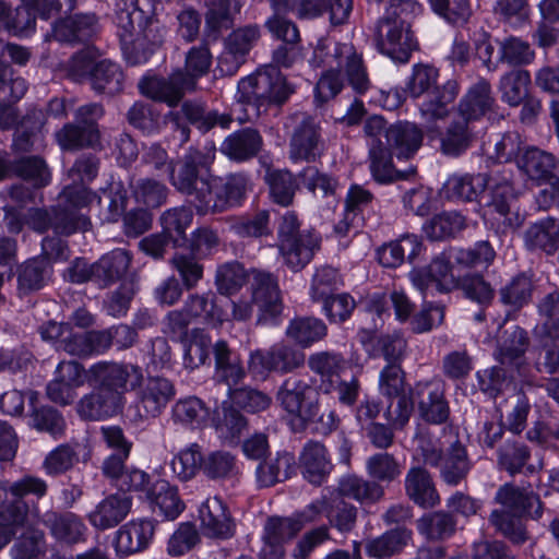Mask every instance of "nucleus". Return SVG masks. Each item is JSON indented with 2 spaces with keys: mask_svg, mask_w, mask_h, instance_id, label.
Segmentation results:
<instances>
[{
  "mask_svg": "<svg viewBox=\"0 0 559 559\" xmlns=\"http://www.w3.org/2000/svg\"><path fill=\"white\" fill-rule=\"evenodd\" d=\"M202 473L212 480L233 478L239 473L237 457L228 451H212L203 457Z\"/></svg>",
  "mask_w": 559,
  "mask_h": 559,
  "instance_id": "obj_59",
  "label": "nucleus"
},
{
  "mask_svg": "<svg viewBox=\"0 0 559 559\" xmlns=\"http://www.w3.org/2000/svg\"><path fill=\"white\" fill-rule=\"evenodd\" d=\"M132 374L142 378L138 366L115 361H98L88 369V381L124 404Z\"/></svg>",
  "mask_w": 559,
  "mask_h": 559,
  "instance_id": "obj_18",
  "label": "nucleus"
},
{
  "mask_svg": "<svg viewBox=\"0 0 559 559\" xmlns=\"http://www.w3.org/2000/svg\"><path fill=\"white\" fill-rule=\"evenodd\" d=\"M211 420L218 438L229 442L238 439L248 424L240 411L227 402L214 411Z\"/></svg>",
  "mask_w": 559,
  "mask_h": 559,
  "instance_id": "obj_47",
  "label": "nucleus"
},
{
  "mask_svg": "<svg viewBox=\"0 0 559 559\" xmlns=\"http://www.w3.org/2000/svg\"><path fill=\"white\" fill-rule=\"evenodd\" d=\"M523 515L515 514L507 509H495L489 515V523L515 545L524 544L528 536L521 520Z\"/></svg>",
  "mask_w": 559,
  "mask_h": 559,
  "instance_id": "obj_58",
  "label": "nucleus"
},
{
  "mask_svg": "<svg viewBox=\"0 0 559 559\" xmlns=\"http://www.w3.org/2000/svg\"><path fill=\"white\" fill-rule=\"evenodd\" d=\"M472 468L473 462L468 457L466 448L456 440L444 452L439 477L445 485L455 487L467 478Z\"/></svg>",
  "mask_w": 559,
  "mask_h": 559,
  "instance_id": "obj_39",
  "label": "nucleus"
},
{
  "mask_svg": "<svg viewBox=\"0 0 559 559\" xmlns=\"http://www.w3.org/2000/svg\"><path fill=\"white\" fill-rule=\"evenodd\" d=\"M413 538V531L407 526H395L381 535L368 539L365 544V551L368 557L374 559H386L403 551Z\"/></svg>",
  "mask_w": 559,
  "mask_h": 559,
  "instance_id": "obj_35",
  "label": "nucleus"
},
{
  "mask_svg": "<svg viewBox=\"0 0 559 559\" xmlns=\"http://www.w3.org/2000/svg\"><path fill=\"white\" fill-rule=\"evenodd\" d=\"M488 183V178L483 174L453 175L444 182L442 193L451 201L472 202L477 200Z\"/></svg>",
  "mask_w": 559,
  "mask_h": 559,
  "instance_id": "obj_45",
  "label": "nucleus"
},
{
  "mask_svg": "<svg viewBox=\"0 0 559 559\" xmlns=\"http://www.w3.org/2000/svg\"><path fill=\"white\" fill-rule=\"evenodd\" d=\"M123 405L120 400L94 385V390L79 401L76 411L84 419L102 420L119 414Z\"/></svg>",
  "mask_w": 559,
  "mask_h": 559,
  "instance_id": "obj_36",
  "label": "nucleus"
},
{
  "mask_svg": "<svg viewBox=\"0 0 559 559\" xmlns=\"http://www.w3.org/2000/svg\"><path fill=\"white\" fill-rule=\"evenodd\" d=\"M191 79L183 70H176L167 78L148 70L139 81L140 93L154 102L164 103L169 107H177L187 91H192L188 83Z\"/></svg>",
  "mask_w": 559,
  "mask_h": 559,
  "instance_id": "obj_17",
  "label": "nucleus"
},
{
  "mask_svg": "<svg viewBox=\"0 0 559 559\" xmlns=\"http://www.w3.org/2000/svg\"><path fill=\"white\" fill-rule=\"evenodd\" d=\"M131 261V254L121 248L105 253L93 263L92 283L98 288L111 286L126 275Z\"/></svg>",
  "mask_w": 559,
  "mask_h": 559,
  "instance_id": "obj_32",
  "label": "nucleus"
},
{
  "mask_svg": "<svg viewBox=\"0 0 559 559\" xmlns=\"http://www.w3.org/2000/svg\"><path fill=\"white\" fill-rule=\"evenodd\" d=\"M155 526L151 520H133L116 533L115 548L118 555L129 556L144 550L153 539Z\"/></svg>",
  "mask_w": 559,
  "mask_h": 559,
  "instance_id": "obj_33",
  "label": "nucleus"
},
{
  "mask_svg": "<svg viewBox=\"0 0 559 559\" xmlns=\"http://www.w3.org/2000/svg\"><path fill=\"white\" fill-rule=\"evenodd\" d=\"M439 69L428 63H415L405 86L412 98L425 95L421 110L433 119H442L449 114L460 93V84L455 79H449L438 84Z\"/></svg>",
  "mask_w": 559,
  "mask_h": 559,
  "instance_id": "obj_5",
  "label": "nucleus"
},
{
  "mask_svg": "<svg viewBox=\"0 0 559 559\" xmlns=\"http://www.w3.org/2000/svg\"><path fill=\"white\" fill-rule=\"evenodd\" d=\"M421 8L416 0H390L374 29L373 41L379 53L394 63L409 61L413 51L419 49L412 25Z\"/></svg>",
  "mask_w": 559,
  "mask_h": 559,
  "instance_id": "obj_2",
  "label": "nucleus"
},
{
  "mask_svg": "<svg viewBox=\"0 0 559 559\" xmlns=\"http://www.w3.org/2000/svg\"><path fill=\"white\" fill-rule=\"evenodd\" d=\"M243 0H211L205 12L203 41L216 43L225 31L233 28L234 14L239 13Z\"/></svg>",
  "mask_w": 559,
  "mask_h": 559,
  "instance_id": "obj_27",
  "label": "nucleus"
},
{
  "mask_svg": "<svg viewBox=\"0 0 559 559\" xmlns=\"http://www.w3.org/2000/svg\"><path fill=\"white\" fill-rule=\"evenodd\" d=\"M431 12L452 27H465L472 16L471 0H427Z\"/></svg>",
  "mask_w": 559,
  "mask_h": 559,
  "instance_id": "obj_52",
  "label": "nucleus"
},
{
  "mask_svg": "<svg viewBox=\"0 0 559 559\" xmlns=\"http://www.w3.org/2000/svg\"><path fill=\"white\" fill-rule=\"evenodd\" d=\"M386 120L379 115L366 119L364 132L367 136L379 140L384 135L385 140H424L423 130L414 122L396 121L386 126Z\"/></svg>",
  "mask_w": 559,
  "mask_h": 559,
  "instance_id": "obj_38",
  "label": "nucleus"
},
{
  "mask_svg": "<svg viewBox=\"0 0 559 559\" xmlns=\"http://www.w3.org/2000/svg\"><path fill=\"white\" fill-rule=\"evenodd\" d=\"M530 345L527 332L515 325L511 331H504L498 341L495 358L501 364L519 369L524 364L525 353Z\"/></svg>",
  "mask_w": 559,
  "mask_h": 559,
  "instance_id": "obj_37",
  "label": "nucleus"
},
{
  "mask_svg": "<svg viewBox=\"0 0 559 559\" xmlns=\"http://www.w3.org/2000/svg\"><path fill=\"white\" fill-rule=\"evenodd\" d=\"M299 467L307 481L322 485L333 469L325 445L314 440L307 441L299 454Z\"/></svg>",
  "mask_w": 559,
  "mask_h": 559,
  "instance_id": "obj_26",
  "label": "nucleus"
},
{
  "mask_svg": "<svg viewBox=\"0 0 559 559\" xmlns=\"http://www.w3.org/2000/svg\"><path fill=\"white\" fill-rule=\"evenodd\" d=\"M259 38L258 25H246L231 31L224 40V48L236 62H243Z\"/></svg>",
  "mask_w": 559,
  "mask_h": 559,
  "instance_id": "obj_55",
  "label": "nucleus"
},
{
  "mask_svg": "<svg viewBox=\"0 0 559 559\" xmlns=\"http://www.w3.org/2000/svg\"><path fill=\"white\" fill-rule=\"evenodd\" d=\"M175 395L176 388L171 380L160 376H148L135 392L133 421L159 417Z\"/></svg>",
  "mask_w": 559,
  "mask_h": 559,
  "instance_id": "obj_12",
  "label": "nucleus"
},
{
  "mask_svg": "<svg viewBox=\"0 0 559 559\" xmlns=\"http://www.w3.org/2000/svg\"><path fill=\"white\" fill-rule=\"evenodd\" d=\"M278 251L285 264L294 272L302 270L313 259L314 252L320 247V238L317 234L304 230L302 235L292 239L290 250L278 245Z\"/></svg>",
  "mask_w": 559,
  "mask_h": 559,
  "instance_id": "obj_46",
  "label": "nucleus"
},
{
  "mask_svg": "<svg viewBox=\"0 0 559 559\" xmlns=\"http://www.w3.org/2000/svg\"><path fill=\"white\" fill-rule=\"evenodd\" d=\"M74 0H21V4L12 9L8 34L19 38H29L36 33L37 19L48 21L58 15L63 2H70L69 10L73 8Z\"/></svg>",
  "mask_w": 559,
  "mask_h": 559,
  "instance_id": "obj_15",
  "label": "nucleus"
},
{
  "mask_svg": "<svg viewBox=\"0 0 559 559\" xmlns=\"http://www.w3.org/2000/svg\"><path fill=\"white\" fill-rule=\"evenodd\" d=\"M295 456L287 451L277 452L274 457L260 462L255 469L257 484L269 488L288 479L295 473Z\"/></svg>",
  "mask_w": 559,
  "mask_h": 559,
  "instance_id": "obj_42",
  "label": "nucleus"
},
{
  "mask_svg": "<svg viewBox=\"0 0 559 559\" xmlns=\"http://www.w3.org/2000/svg\"><path fill=\"white\" fill-rule=\"evenodd\" d=\"M306 355L287 343H275L267 349H255L248 359L249 370L255 374L294 372L305 365Z\"/></svg>",
  "mask_w": 559,
  "mask_h": 559,
  "instance_id": "obj_13",
  "label": "nucleus"
},
{
  "mask_svg": "<svg viewBox=\"0 0 559 559\" xmlns=\"http://www.w3.org/2000/svg\"><path fill=\"white\" fill-rule=\"evenodd\" d=\"M250 190L249 176L243 173L225 177H211L201 181L197 192L195 211L198 215L223 213L240 206Z\"/></svg>",
  "mask_w": 559,
  "mask_h": 559,
  "instance_id": "obj_6",
  "label": "nucleus"
},
{
  "mask_svg": "<svg viewBox=\"0 0 559 559\" xmlns=\"http://www.w3.org/2000/svg\"><path fill=\"white\" fill-rule=\"evenodd\" d=\"M112 22L126 63H147L164 43V27L155 13V0H116Z\"/></svg>",
  "mask_w": 559,
  "mask_h": 559,
  "instance_id": "obj_1",
  "label": "nucleus"
},
{
  "mask_svg": "<svg viewBox=\"0 0 559 559\" xmlns=\"http://www.w3.org/2000/svg\"><path fill=\"white\" fill-rule=\"evenodd\" d=\"M201 445L191 443L185 449L180 450L171 460L173 473L181 481L192 479L199 471L203 469V455Z\"/></svg>",
  "mask_w": 559,
  "mask_h": 559,
  "instance_id": "obj_63",
  "label": "nucleus"
},
{
  "mask_svg": "<svg viewBox=\"0 0 559 559\" xmlns=\"http://www.w3.org/2000/svg\"><path fill=\"white\" fill-rule=\"evenodd\" d=\"M132 499L122 493H111L96 504L87 514L91 525L106 531L119 525L130 513Z\"/></svg>",
  "mask_w": 559,
  "mask_h": 559,
  "instance_id": "obj_28",
  "label": "nucleus"
},
{
  "mask_svg": "<svg viewBox=\"0 0 559 559\" xmlns=\"http://www.w3.org/2000/svg\"><path fill=\"white\" fill-rule=\"evenodd\" d=\"M450 257L461 266L487 269L493 262L496 251L489 241L480 240L467 249L450 247Z\"/></svg>",
  "mask_w": 559,
  "mask_h": 559,
  "instance_id": "obj_60",
  "label": "nucleus"
},
{
  "mask_svg": "<svg viewBox=\"0 0 559 559\" xmlns=\"http://www.w3.org/2000/svg\"><path fill=\"white\" fill-rule=\"evenodd\" d=\"M252 302L259 307L258 324L276 325L283 311L277 277L271 272L252 270Z\"/></svg>",
  "mask_w": 559,
  "mask_h": 559,
  "instance_id": "obj_16",
  "label": "nucleus"
},
{
  "mask_svg": "<svg viewBox=\"0 0 559 559\" xmlns=\"http://www.w3.org/2000/svg\"><path fill=\"white\" fill-rule=\"evenodd\" d=\"M341 497V499H353L360 504L371 506L380 502L384 496L385 490L382 485L370 479H366L356 474H347L342 476L332 492Z\"/></svg>",
  "mask_w": 559,
  "mask_h": 559,
  "instance_id": "obj_30",
  "label": "nucleus"
},
{
  "mask_svg": "<svg viewBox=\"0 0 559 559\" xmlns=\"http://www.w3.org/2000/svg\"><path fill=\"white\" fill-rule=\"evenodd\" d=\"M516 197L512 185L508 180L496 183L490 191L486 216L492 225H497L498 233H507L520 226V215L512 211Z\"/></svg>",
  "mask_w": 559,
  "mask_h": 559,
  "instance_id": "obj_19",
  "label": "nucleus"
},
{
  "mask_svg": "<svg viewBox=\"0 0 559 559\" xmlns=\"http://www.w3.org/2000/svg\"><path fill=\"white\" fill-rule=\"evenodd\" d=\"M29 405L32 406L31 419L32 426L39 430L53 436L61 437L66 429V421L62 415L50 406L35 407L37 401V392H28Z\"/></svg>",
  "mask_w": 559,
  "mask_h": 559,
  "instance_id": "obj_56",
  "label": "nucleus"
},
{
  "mask_svg": "<svg viewBox=\"0 0 559 559\" xmlns=\"http://www.w3.org/2000/svg\"><path fill=\"white\" fill-rule=\"evenodd\" d=\"M123 72L120 66L110 60H99L90 80L96 94L114 96L123 90Z\"/></svg>",
  "mask_w": 559,
  "mask_h": 559,
  "instance_id": "obj_50",
  "label": "nucleus"
},
{
  "mask_svg": "<svg viewBox=\"0 0 559 559\" xmlns=\"http://www.w3.org/2000/svg\"><path fill=\"white\" fill-rule=\"evenodd\" d=\"M214 142H195L189 147L183 160L170 167L171 185L182 194L191 197V204L195 209L197 192L201 189V181L209 180L201 169L207 168L215 158Z\"/></svg>",
  "mask_w": 559,
  "mask_h": 559,
  "instance_id": "obj_8",
  "label": "nucleus"
},
{
  "mask_svg": "<svg viewBox=\"0 0 559 559\" xmlns=\"http://www.w3.org/2000/svg\"><path fill=\"white\" fill-rule=\"evenodd\" d=\"M418 533L429 542H444L457 530V519L447 510L425 513L416 521Z\"/></svg>",
  "mask_w": 559,
  "mask_h": 559,
  "instance_id": "obj_44",
  "label": "nucleus"
},
{
  "mask_svg": "<svg viewBox=\"0 0 559 559\" xmlns=\"http://www.w3.org/2000/svg\"><path fill=\"white\" fill-rule=\"evenodd\" d=\"M516 164L530 178L546 180L555 168V157L533 146L516 157Z\"/></svg>",
  "mask_w": 559,
  "mask_h": 559,
  "instance_id": "obj_54",
  "label": "nucleus"
},
{
  "mask_svg": "<svg viewBox=\"0 0 559 559\" xmlns=\"http://www.w3.org/2000/svg\"><path fill=\"white\" fill-rule=\"evenodd\" d=\"M358 509L341 497L331 495L329 497L326 519L330 525L340 533L353 531L357 523Z\"/></svg>",
  "mask_w": 559,
  "mask_h": 559,
  "instance_id": "obj_64",
  "label": "nucleus"
},
{
  "mask_svg": "<svg viewBox=\"0 0 559 559\" xmlns=\"http://www.w3.org/2000/svg\"><path fill=\"white\" fill-rule=\"evenodd\" d=\"M146 499L151 502L153 511L166 520L177 519L185 509L177 487L165 479H157L153 483Z\"/></svg>",
  "mask_w": 559,
  "mask_h": 559,
  "instance_id": "obj_43",
  "label": "nucleus"
},
{
  "mask_svg": "<svg viewBox=\"0 0 559 559\" xmlns=\"http://www.w3.org/2000/svg\"><path fill=\"white\" fill-rule=\"evenodd\" d=\"M531 83V73L525 69L520 68L506 73L501 76L499 84L501 99L512 107L521 105L530 95Z\"/></svg>",
  "mask_w": 559,
  "mask_h": 559,
  "instance_id": "obj_53",
  "label": "nucleus"
},
{
  "mask_svg": "<svg viewBox=\"0 0 559 559\" xmlns=\"http://www.w3.org/2000/svg\"><path fill=\"white\" fill-rule=\"evenodd\" d=\"M82 445L79 442L62 443L50 451L43 467L47 475L59 476L70 471L79 462V453Z\"/></svg>",
  "mask_w": 559,
  "mask_h": 559,
  "instance_id": "obj_61",
  "label": "nucleus"
},
{
  "mask_svg": "<svg viewBox=\"0 0 559 559\" xmlns=\"http://www.w3.org/2000/svg\"><path fill=\"white\" fill-rule=\"evenodd\" d=\"M369 170L372 179L380 185H389L397 180L408 179L416 173L411 167L399 170L393 164V155L386 142H372L369 147Z\"/></svg>",
  "mask_w": 559,
  "mask_h": 559,
  "instance_id": "obj_31",
  "label": "nucleus"
},
{
  "mask_svg": "<svg viewBox=\"0 0 559 559\" xmlns=\"http://www.w3.org/2000/svg\"><path fill=\"white\" fill-rule=\"evenodd\" d=\"M97 22L95 13H75L57 20L52 24V35L59 43L85 44L95 35Z\"/></svg>",
  "mask_w": 559,
  "mask_h": 559,
  "instance_id": "obj_25",
  "label": "nucleus"
},
{
  "mask_svg": "<svg viewBox=\"0 0 559 559\" xmlns=\"http://www.w3.org/2000/svg\"><path fill=\"white\" fill-rule=\"evenodd\" d=\"M413 399L418 417L428 425L440 426L449 421L450 403L445 383L440 379L420 380L413 386Z\"/></svg>",
  "mask_w": 559,
  "mask_h": 559,
  "instance_id": "obj_14",
  "label": "nucleus"
},
{
  "mask_svg": "<svg viewBox=\"0 0 559 559\" xmlns=\"http://www.w3.org/2000/svg\"><path fill=\"white\" fill-rule=\"evenodd\" d=\"M210 411L197 396L179 399L171 407V419L190 428H201L209 420Z\"/></svg>",
  "mask_w": 559,
  "mask_h": 559,
  "instance_id": "obj_51",
  "label": "nucleus"
},
{
  "mask_svg": "<svg viewBox=\"0 0 559 559\" xmlns=\"http://www.w3.org/2000/svg\"><path fill=\"white\" fill-rule=\"evenodd\" d=\"M192 221L191 207L182 205L168 209L160 216L162 231L169 236L175 248L185 247L188 242L186 230Z\"/></svg>",
  "mask_w": 559,
  "mask_h": 559,
  "instance_id": "obj_49",
  "label": "nucleus"
},
{
  "mask_svg": "<svg viewBox=\"0 0 559 559\" xmlns=\"http://www.w3.org/2000/svg\"><path fill=\"white\" fill-rule=\"evenodd\" d=\"M48 484L40 477L24 475L12 483L0 481V520L25 524L36 512V502L48 493Z\"/></svg>",
  "mask_w": 559,
  "mask_h": 559,
  "instance_id": "obj_7",
  "label": "nucleus"
},
{
  "mask_svg": "<svg viewBox=\"0 0 559 559\" xmlns=\"http://www.w3.org/2000/svg\"><path fill=\"white\" fill-rule=\"evenodd\" d=\"M166 120L174 131L180 132L181 140H190L193 127L201 135L215 128L229 130L233 118L228 114H219L218 110H206L204 104L197 100H185L180 109L171 110L166 115Z\"/></svg>",
  "mask_w": 559,
  "mask_h": 559,
  "instance_id": "obj_9",
  "label": "nucleus"
},
{
  "mask_svg": "<svg viewBox=\"0 0 559 559\" xmlns=\"http://www.w3.org/2000/svg\"><path fill=\"white\" fill-rule=\"evenodd\" d=\"M405 496L417 507L432 509L440 504L441 497L429 471L411 466L404 478Z\"/></svg>",
  "mask_w": 559,
  "mask_h": 559,
  "instance_id": "obj_22",
  "label": "nucleus"
},
{
  "mask_svg": "<svg viewBox=\"0 0 559 559\" xmlns=\"http://www.w3.org/2000/svg\"><path fill=\"white\" fill-rule=\"evenodd\" d=\"M91 202V193L83 187L67 186L53 206V231L58 236L84 233L92 226L90 217L82 213Z\"/></svg>",
  "mask_w": 559,
  "mask_h": 559,
  "instance_id": "obj_10",
  "label": "nucleus"
},
{
  "mask_svg": "<svg viewBox=\"0 0 559 559\" xmlns=\"http://www.w3.org/2000/svg\"><path fill=\"white\" fill-rule=\"evenodd\" d=\"M269 187L271 200L284 207L293 204L296 192L299 190L297 177L287 169L267 170L264 177Z\"/></svg>",
  "mask_w": 559,
  "mask_h": 559,
  "instance_id": "obj_48",
  "label": "nucleus"
},
{
  "mask_svg": "<svg viewBox=\"0 0 559 559\" xmlns=\"http://www.w3.org/2000/svg\"><path fill=\"white\" fill-rule=\"evenodd\" d=\"M199 518L205 535L222 539L234 535L235 524L219 497L207 498L199 509Z\"/></svg>",
  "mask_w": 559,
  "mask_h": 559,
  "instance_id": "obj_29",
  "label": "nucleus"
},
{
  "mask_svg": "<svg viewBox=\"0 0 559 559\" xmlns=\"http://www.w3.org/2000/svg\"><path fill=\"white\" fill-rule=\"evenodd\" d=\"M366 472L372 481L391 484L401 476L402 465L393 454L378 452L367 459Z\"/></svg>",
  "mask_w": 559,
  "mask_h": 559,
  "instance_id": "obj_57",
  "label": "nucleus"
},
{
  "mask_svg": "<svg viewBox=\"0 0 559 559\" xmlns=\"http://www.w3.org/2000/svg\"><path fill=\"white\" fill-rule=\"evenodd\" d=\"M25 524H29V530L22 532L13 548L16 559H34L41 551L45 546V533L37 525L47 528L50 536L60 544L72 546L86 539L87 526L80 515L53 509L41 513L37 502L35 514L27 515Z\"/></svg>",
  "mask_w": 559,
  "mask_h": 559,
  "instance_id": "obj_3",
  "label": "nucleus"
},
{
  "mask_svg": "<svg viewBox=\"0 0 559 559\" xmlns=\"http://www.w3.org/2000/svg\"><path fill=\"white\" fill-rule=\"evenodd\" d=\"M506 117L492 96L491 85L485 79L472 84L459 103V117L447 128V138L440 140H481L489 126Z\"/></svg>",
  "mask_w": 559,
  "mask_h": 559,
  "instance_id": "obj_4",
  "label": "nucleus"
},
{
  "mask_svg": "<svg viewBox=\"0 0 559 559\" xmlns=\"http://www.w3.org/2000/svg\"><path fill=\"white\" fill-rule=\"evenodd\" d=\"M214 357V380L225 384L227 391L237 386L246 378V370L240 355L230 348L224 340H218L212 347Z\"/></svg>",
  "mask_w": 559,
  "mask_h": 559,
  "instance_id": "obj_23",
  "label": "nucleus"
},
{
  "mask_svg": "<svg viewBox=\"0 0 559 559\" xmlns=\"http://www.w3.org/2000/svg\"><path fill=\"white\" fill-rule=\"evenodd\" d=\"M424 245L416 235H405L397 240L384 243L377 251L378 261L384 267L395 269L405 260L414 262L421 253Z\"/></svg>",
  "mask_w": 559,
  "mask_h": 559,
  "instance_id": "obj_34",
  "label": "nucleus"
},
{
  "mask_svg": "<svg viewBox=\"0 0 559 559\" xmlns=\"http://www.w3.org/2000/svg\"><path fill=\"white\" fill-rule=\"evenodd\" d=\"M313 388L304 379L289 377L283 381L277 391V401L285 412L292 415L290 428L294 432H302L307 429L309 420L317 411L318 397Z\"/></svg>",
  "mask_w": 559,
  "mask_h": 559,
  "instance_id": "obj_11",
  "label": "nucleus"
},
{
  "mask_svg": "<svg viewBox=\"0 0 559 559\" xmlns=\"http://www.w3.org/2000/svg\"><path fill=\"white\" fill-rule=\"evenodd\" d=\"M102 104L91 103L80 106L74 116V122L66 123L55 140H100L98 121L104 117Z\"/></svg>",
  "mask_w": 559,
  "mask_h": 559,
  "instance_id": "obj_21",
  "label": "nucleus"
},
{
  "mask_svg": "<svg viewBox=\"0 0 559 559\" xmlns=\"http://www.w3.org/2000/svg\"><path fill=\"white\" fill-rule=\"evenodd\" d=\"M465 227V218L457 212H442L424 225V231L431 240L454 237Z\"/></svg>",
  "mask_w": 559,
  "mask_h": 559,
  "instance_id": "obj_62",
  "label": "nucleus"
},
{
  "mask_svg": "<svg viewBox=\"0 0 559 559\" xmlns=\"http://www.w3.org/2000/svg\"><path fill=\"white\" fill-rule=\"evenodd\" d=\"M354 0H297L295 15L301 21H310L329 15L333 26L347 23Z\"/></svg>",
  "mask_w": 559,
  "mask_h": 559,
  "instance_id": "obj_24",
  "label": "nucleus"
},
{
  "mask_svg": "<svg viewBox=\"0 0 559 559\" xmlns=\"http://www.w3.org/2000/svg\"><path fill=\"white\" fill-rule=\"evenodd\" d=\"M285 334L300 348H310L326 337L328 325L317 317H296L289 321Z\"/></svg>",
  "mask_w": 559,
  "mask_h": 559,
  "instance_id": "obj_41",
  "label": "nucleus"
},
{
  "mask_svg": "<svg viewBox=\"0 0 559 559\" xmlns=\"http://www.w3.org/2000/svg\"><path fill=\"white\" fill-rule=\"evenodd\" d=\"M51 265L43 257L28 259L17 267V295L23 298L40 290L51 275Z\"/></svg>",
  "mask_w": 559,
  "mask_h": 559,
  "instance_id": "obj_40",
  "label": "nucleus"
},
{
  "mask_svg": "<svg viewBox=\"0 0 559 559\" xmlns=\"http://www.w3.org/2000/svg\"><path fill=\"white\" fill-rule=\"evenodd\" d=\"M495 502L515 514L539 520L544 504L538 493L531 486L520 487L513 483L500 486L495 495Z\"/></svg>",
  "mask_w": 559,
  "mask_h": 559,
  "instance_id": "obj_20",
  "label": "nucleus"
}]
</instances>
